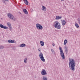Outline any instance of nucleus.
I'll list each match as a JSON object with an SVG mask.
<instances>
[{"mask_svg":"<svg viewBox=\"0 0 80 80\" xmlns=\"http://www.w3.org/2000/svg\"><path fill=\"white\" fill-rule=\"evenodd\" d=\"M65 52L67 53L68 52V47L65 46L64 47Z\"/></svg>","mask_w":80,"mask_h":80,"instance_id":"nucleus-13","label":"nucleus"},{"mask_svg":"<svg viewBox=\"0 0 80 80\" xmlns=\"http://www.w3.org/2000/svg\"><path fill=\"white\" fill-rule=\"evenodd\" d=\"M42 10H43L44 12L46 11V7H45L44 6H42Z\"/></svg>","mask_w":80,"mask_h":80,"instance_id":"nucleus-16","label":"nucleus"},{"mask_svg":"<svg viewBox=\"0 0 80 80\" xmlns=\"http://www.w3.org/2000/svg\"><path fill=\"white\" fill-rule=\"evenodd\" d=\"M4 1H6V2H8L9 1V0H4Z\"/></svg>","mask_w":80,"mask_h":80,"instance_id":"nucleus-30","label":"nucleus"},{"mask_svg":"<svg viewBox=\"0 0 80 80\" xmlns=\"http://www.w3.org/2000/svg\"><path fill=\"white\" fill-rule=\"evenodd\" d=\"M60 27H61V26H60V24L59 23L57 27H56V28H58V29H60V28H61Z\"/></svg>","mask_w":80,"mask_h":80,"instance_id":"nucleus-11","label":"nucleus"},{"mask_svg":"<svg viewBox=\"0 0 80 80\" xmlns=\"http://www.w3.org/2000/svg\"><path fill=\"white\" fill-rule=\"evenodd\" d=\"M27 58H25L24 60V62L26 63H27Z\"/></svg>","mask_w":80,"mask_h":80,"instance_id":"nucleus-24","label":"nucleus"},{"mask_svg":"<svg viewBox=\"0 0 80 80\" xmlns=\"http://www.w3.org/2000/svg\"><path fill=\"white\" fill-rule=\"evenodd\" d=\"M41 74L42 75H47V73L45 70L43 69L41 72Z\"/></svg>","mask_w":80,"mask_h":80,"instance_id":"nucleus-6","label":"nucleus"},{"mask_svg":"<svg viewBox=\"0 0 80 80\" xmlns=\"http://www.w3.org/2000/svg\"><path fill=\"white\" fill-rule=\"evenodd\" d=\"M2 2H3V3H4L6 4V3H5V1L2 0Z\"/></svg>","mask_w":80,"mask_h":80,"instance_id":"nucleus-28","label":"nucleus"},{"mask_svg":"<svg viewBox=\"0 0 80 80\" xmlns=\"http://www.w3.org/2000/svg\"><path fill=\"white\" fill-rule=\"evenodd\" d=\"M40 43L41 46H44V45H45V43H44V42H43L40 41Z\"/></svg>","mask_w":80,"mask_h":80,"instance_id":"nucleus-17","label":"nucleus"},{"mask_svg":"<svg viewBox=\"0 0 80 80\" xmlns=\"http://www.w3.org/2000/svg\"><path fill=\"white\" fill-rule=\"evenodd\" d=\"M51 51L52 52V53H55V51L52 49H51Z\"/></svg>","mask_w":80,"mask_h":80,"instance_id":"nucleus-25","label":"nucleus"},{"mask_svg":"<svg viewBox=\"0 0 80 80\" xmlns=\"http://www.w3.org/2000/svg\"><path fill=\"white\" fill-rule=\"evenodd\" d=\"M7 25L8 27H10V26H11V24L10 23V22H8L7 23Z\"/></svg>","mask_w":80,"mask_h":80,"instance_id":"nucleus-22","label":"nucleus"},{"mask_svg":"<svg viewBox=\"0 0 80 80\" xmlns=\"http://www.w3.org/2000/svg\"><path fill=\"white\" fill-rule=\"evenodd\" d=\"M69 67L70 70H73V71H75V62L74 61V59L72 58H69Z\"/></svg>","mask_w":80,"mask_h":80,"instance_id":"nucleus-1","label":"nucleus"},{"mask_svg":"<svg viewBox=\"0 0 80 80\" xmlns=\"http://www.w3.org/2000/svg\"><path fill=\"white\" fill-rule=\"evenodd\" d=\"M0 27L2 28H4V29H8V28L6 26H5L2 24H0Z\"/></svg>","mask_w":80,"mask_h":80,"instance_id":"nucleus-8","label":"nucleus"},{"mask_svg":"<svg viewBox=\"0 0 80 80\" xmlns=\"http://www.w3.org/2000/svg\"><path fill=\"white\" fill-rule=\"evenodd\" d=\"M62 17L61 16H56V17L55 20H59L62 18Z\"/></svg>","mask_w":80,"mask_h":80,"instance_id":"nucleus-10","label":"nucleus"},{"mask_svg":"<svg viewBox=\"0 0 80 80\" xmlns=\"http://www.w3.org/2000/svg\"><path fill=\"white\" fill-rule=\"evenodd\" d=\"M2 18H1L2 20Z\"/></svg>","mask_w":80,"mask_h":80,"instance_id":"nucleus-34","label":"nucleus"},{"mask_svg":"<svg viewBox=\"0 0 80 80\" xmlns=\"http://www.w3.org/2000/svg\"><path fill=\"white\" fill-rule=\"evenodd\" d=\"M67 43H68V41H67V40L65 39L64 40V45H66V44H67Z\"/></svg>","mask_w":80,"mask_h":80,"instance_id":"nucleus-19","label":"nucleus"},{"mask_svg":"<svg viewBox=\"0 0 80 80\" xmlns=\"http://www.w3.org/2000/svg\"><path fill=\"white\" fill-rule=\"evenodd\" d=\"M39 57L40 58L42 62H45V58L44 57H43V53L42 52H40L39 53Z\"/></svg>","mask_w":80,"mask_h":80,"instance_id":"nucleus-5","label":"nucleus"},{"mask_svg":"<svg viewBox=\"0 0 80 80\" xmlns=\"http://www.w3.org/2000/svg\"><path fill=\"white\" fill-rule=\"evenodd\" d=\"M52 45L53 46V47H54L55 46V44H54L53 43H52Z\"/></svg>","mask_w":80,"mask_h":80,"instance_id":"nucleus-29","label":"nucleus"},{"mask_svg":"<svg viewBox=\"0 0 80 80\" xmlns=\"http://www.w3.org/2000/svg\"><path fill=\"white\" fill-rule=\"evenodd\" d=\"M23 12L25 13V14H26L27 15L28 14V12L26 10V9H23Z\"/></svg>","mask_w":80,"mask_h":80,"instance_id":"nucleus-15","label":"nucleus"},{"mask_svg":"<svg viewBox=\"0 0 80 80\" xmlns=\"http://www.w3.org/2000/svg\"><path fill=\"white\" fill-rule=\"evenodd\" d=\"M26 46V45L24 43H22L20 44L19 47H25Z\"/></svg>","mask_w":80,"mask_h":80,"instance_id":"nucleus-12","label":"nucleus"},{"mask_svg":"<svg viewBox=\"0 0 80 80\" xmlns=\"http://www.w3.org/2000/svg\"><path fill=\"white\" fill-rule=\"evenodd\" d=\"M8 16L10 19H11L14 21H16V18L14 17L12 14L8 13Z\"/></svg>","mask_w":80,"mask_h":80,"instance_id":"nucleus-3","label":"nucleus"},{"mask_svg":"<svg viewBox=\"0 0 80 80\" xmlns=\"http://www.w3.org/2000/svg\"><path fill=\"white\" fill-rule=\"evenodd\" d=\"M64 0H61V1L62 2V1H63Z\"/></svg>","mask_w":80,"mask_h":80,"instance_id":"nucleus-32","label":"nucleus"},{"mask_svg":"<svg viewBox=\"0 0 80 80\" xmlns=\"http://www.w3.org/2000/svg\"><path fill=\"white\" fill-rule=\"evenodd\" d=\"M24 1V3L26 5H28V2L27 0H23Z\"/></svg>","mask_w":80,"mask_h":80,"instance_id":"nucleus-14","label":"nucleus"},{"mask_svg":"<svg viewBox=\"0 0 80 80\" xmlns=\"http://www.w3.org/2000/svg\"><path fill=\"white\" fill-rule=\"evenodd\" d=\"M4 47L3 46H0V49H3Z\"/></svg>","mask_w":80,"mask_h":80,"instance_id":"nucleus-23","label":"nucleus"},{"mask_svg":"<svg viewBox=\"0 0 80 80\" xmlns=\"http://www.w3.org/2000/svg\"><path fill=\"white\" fill-rule=\"evenodd\" d=\"M9 28V30H12V26H8Z\"/></svg>","mask_w":80,"mask_h":80,"instance_id":"nucleus-27","label":"nucleus"},{"mask_svg":"<svg viewBox=\"0 0 80 80\" xmlns=\"http://www.w3.org/2000/svg\"><path fill=\"white\" fill-rule=\"evenodd\" d=\"M8 42L10 43H16L17 42L16 41H15L14 40H9L8 41Z\"/></svg>","mask_w":80,"mask_h":80,"instance_id":"nucleus-7","label":"nucleus"},{"mask_svg":"<svg viewBox=\"0 0 80 80\" xmlns=\"http://www.w3.org/2000/svg\"><path fill=\"white\" fill-rule=\"evenodd\" d=\"M38 50L39 52H40V50Z\"/></svg>","mask_w":80,"mask_h":80,"instance_id":"nucleus-33","label":"nucleus"},{"mask_svg":"<svg viewBox=\"0 0 80 80\" xmlns=\"http://www.w3.org/2000/svg\"><path fill=\"white\" fill-rule=\"evenodd\" d=\"M75 26L77 28H79V26H78V24H77V23H76L75 24Z\"/></svg>","mask_w":80,"mask_h":80,"instance_id":"nucleus-21","label":"nucleus"},{"mask_svg":"<svg viewBox=\"0 0 80 80\" xmlns=\"http://www.w3.org/2000/svg\"><path fill=\"white\" fill-rule=\"evenodd\" d=\"M36 28L38 29V30H42L43 29V27L39 23H37L36 25Z\"/></svg>","mask_w":80,"mask_h":80,"instance_id":"nucleus-4","label":"nucleus"},{"mask_svg":"<svg viewBox=\"0 0 80 80\" xmlns=\"http://www.w3.org/2000/svg\"><path fill=\"white\" fill-rule=\"evenodd\" d=\"M59 50L61 57L63 60H64V59H65V55L63 53V51L62 48L60 47H59Z\"/></svg>","mask_w":80,"mask_h":80,"instance_id":"nucleus-2","label":"nucleus"},{"mask_svg":"<svg viewBox=\"0 0 80 80\" xmlns=\"http://www.w3.org/2000/svg\"><path fill=\"white\" fill-rule=\"evenodd\" d=\"M61 21L62 25L64 26L66 24V21L65 20H63V21L61 20Z\"/></svg>","mask_w":80,"mask_h":80,"instance_id":"nucleus-9","label":"nucleus"},{"mask_svg":"<svg viewBox=\"0 0 80 80\" xmlns=\"http://www.w3.org/2000/svg\"><path fill=\"white\" fill-rule=\"evenodd\" d=\"M78 23L80 24V19L79 18L78 19Z\"/></svg>","mask_w":80,"mask_h":80,"instance_id":"nucleus-26","label":"nucleus"},{"mask_svg":"<svg viewBox=\"0 0 80 80\" xmlns=\"http://www.w3.org/2000/svg\"><path fill=\"white\" fill-rule=\"evenodd\" d=\"M35 78H37V77H36V76H35Z\"/></svg>","mask_w":80,"mask_h":80,"instance_id":"nucleus-31","label":"nucleus"},{"mask_svg":"<svg viewBox=\"0 0 80 80\" xmlns=\"http://www.w3.org/2000/svg\"><path fill=\"white\" fill-rule=\"evenodd\" d=\"M42 80H48L47 78L45 76H43L42 78Z\"/></svg>","mask_w":80,"mask_h":80,"instance_id":"nucleus-20","label":"nucleus"},{"mask_svg":"<svg viewBox=\"0 0 80 80\" xmlns=\"http://www.w3.org/2000/svg\"><path fill=\"white\" fill-rule=\"evenodd\" d=\"M55 25L54 27L55 28H56L57 27V26L59 24V22H55Z\"/></svg>","mask_w":80,"mask_h":80,"instance_id":"nucleus-18","label":"nucleus"}]
</instances>
